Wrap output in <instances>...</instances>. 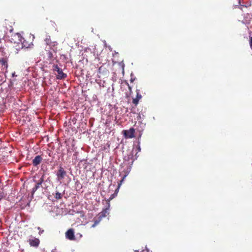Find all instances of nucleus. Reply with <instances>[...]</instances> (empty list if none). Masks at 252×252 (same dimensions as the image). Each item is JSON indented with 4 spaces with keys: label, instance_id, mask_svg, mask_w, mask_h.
Masks as SVG:
<instances>
[{
    "label": "nucleus",
    "instance_id": "nucleus-16",
    "mask_svg": "<svg viewBox=\"0 0 252 252\" xmlns=\"http://www.w3.org/2000/svg\"><path fill=\"white\" fill-rule=\"evenodd\" d=\"M101 220H99L98 219V220H94V223L92 225V227H94L97 224H98L99 223V222Z\"/></svg>",
    "mask_w": 252,
    "mask_h": 252
},
{
    "label": "nucleus",
    "instance_id": "nucleus-11",
    "mask_svg": "<svg viewBox=\"0 0 252 252\" xmlns=\"http://www.w3.org/2000/svg\"><path fill=\"white\" fill-rule=\"evenodd\" d=\"M21 42L22 44V47L26 48H30L31 46H33V44L31 42L29 43L28 42H27L26 40L24 38H22Z\"/></svg>",
    "mask_w": 252,
    "mask_h": 252
},
{
    "label": "nucleus",
    "instance_id": "nucleus-25",
    "mask_svg": "<svg viewBox=\"0 0 252 252\" xmlns=\"http://www.w3.org/2000/svg\"><path fill=\"white\" fill-rule=\"evenodd\" d=\"M124 179H125V177H123V179H122V181L123 180H124Z\"/></svg>",
    "mask_w": 252,
    "mask_h": 252
},
{
    "label": "nucleus",
    "instance_id": "nucleus-18",
    "mask_svg": "<svg viewBox=\"0 0 252 252\" xmlns=\"http://www.w3.org/2000/svg\"><path fill=\"white\" fill-rule=\"evenodd\" d=\"M44 182V175H43L39 180V182L38 183H40L41 185Z\"/></svg>",
    "mask_w": 252,
    "mask_h": 252
},
{
    "label": "nucleus",
    "instance_id": "nucleus-24",
    "mask_svg": "<svg viewBox=\"0 0 252 252\" xmlns=\"http://www.w3.org/2000/svg\"><path fill=\"white\" fill-rule=\"evenodd\" d=\"M124 179H125V177H123V179H122V181L123 180H124Z\"/></svg>",
    "mask_w": 252,
    "mask_h": 252
},
{
    "label": "nucleus",
    "instance_id": "nucleus-17",
    "mask_svg": "<svg viewBox=\"0 0 252 252\" xmlns=\"http://www.w3.org/2000/svg\"><path fill=\"white\" fill-rule=\"evenodd\" d=\"M47 55H48V57L49 59H51L52 58H53V53L51 51H49L47 53Z\"/></svg>",
    "mask_w": 252,
    "mask_h": 252
},
{
    "label": "nucleus",
    "instance_id": "nucleus-8",
    "mask_svg": "<svg viewBox=\"0 0 252 252\" xmlns=\"http://www.w3.org/2000/svg\"><path fill=\"white\" fill-rule=\"evenodd\" d=\"M28 242L31 247H36V248L38 247V246L39 245V243H40L39 240L38 239L35 238H34L32 239H30L29 240Z\"/></svg>",
    "mask_w": 252,
    "mask_h": 252
},
{
    "label": "nucleus",
    "instance_id": "nucleus-3",
    "mask_svg": "<svg viewBox=\"0 0 252 252\" xmlns=\"http://www.w3.org/2000/svg\"><path fill=\"white\" fill-rule=\"evenodd\" d=\"M53 70L58 72V74L57 76L58 79H64L67 77V75L63 72L62 69L60 68L57 64L53 65Z\"/></svg>",
    "mask_w": 252,
    "mask_h": 252
},
{
    "label": "nucleus",
    "instance_id": "nucleus-12",
    "mask_svg": "<svg viewBox=\"0 0 252 252\" xmlns=\"http://www.w3.org/2000/svg\"><path fill=\"white\" fill-rule=\"evenodd\" d=\"M41 186V185L40 184V183H36V185H35V186L32 189V197L33 196L34 192Z\"/></svg>",
    "mask_w": 252,
    "mask_h": 252
},
{
    "label": "nucleus",
    "instance_id": "nucleus-9",
    "mask_svg": "<svg viewBox=\"0 0 252 252\" xmlns=\"http://www.w3.org/2000/svg\"><path fill=\"white\" fill-rule=\"evenodd\" d=\"M136 97L135 98H133L132 99V103L134 104L135 106L137 105L139 100L140 99H141V98H142V95H141V94L140 93V90L136 89Z\"/></svg>",
    "mask_w": 252,
    "mask_h": 252
},
{
    "label": "nucleus",
    "instance_id": "nucleus-22",
    "mask_svg": "<svg viewBox=\"0 0 252 252\" xmlns=\"http://www.w3.org/2000/svg\"><path fill=\"white\" fill-rule=\"evenodd\" d=\"M243 8L247 9V7H246V6H243Z\"/></svg>",
    "mask_w": 252,
    "mask_h": 252
},
{
    "label": "nucleus",
    "instance_id": "nucleus-21",
    "mask_svg": "<svg viewBox=\"0 0 252 252\" xmlns=\"http://www.w3.org/2000/svg\"><path fill=\"white\" fill-rule=\"evenodd\" d=\"M134 80H135V78H131L130 79V82H131V83H132V82H133L134 81Z\"/></svg>",
    "mask_w": 252,
    "mask_h": 252
},
{
    "label": "nucleus",
    "instance_id": "nucleus-26",
    "mask_svg": "<svg viewBox=\"0 0 252 252\" xmlns=\"http://www.w3.org/2000/svg\"><path fill=\"white\" fill-rule=\"evenodd\" d=\"M142 252H146V251H142Z\"/></svg>",
    "mask_w": 252,
    "mask_h": 252
},
{
    "label": "nucleus",
    "instance_id": "nucleus-7",
    "mask_svg": "<svg viewBox=\"0 0 252 252\" xmlns=\"http://www.w3.org/2000/svg\"><path fill=\"white\" fill-rule=\"evenodd\" d=\"M65 237L69 240H75V236L74 235V230L72 228H70L65 233Z\"/></svg>",
    "mask_w": 252,
    "mask_h": 252
},
{
    "label": "nucleus",
    "instance_id": "nucleus-19",
    "mask_svg": "<svg viewBox=\"0 0 252 252\" xmlns=\"http://www.w3.org/2000/svg\"><path fill=\"white\" fill-rule=\"evenodd\" d=\"M37 229L39 230L38 233L39 235H41L44 232V230L41 229V228L40 227H38Z\"/></svg>",
    "mask_w": 252,
    "mask_h": 252
},
{
    "label": "nucleus",
    "instance_id": "nucleus-1",
    "mask_svg": "<svg viewBox=\"0 0 252 252\" xmlns=\"http://www.w3.org/2000/svg\"><path fill=\"white\" fill-rule=\"evenodd\" d=\"M11 42L18 43L22 42L23 38L22 36L19 33H14L13 32L12 33H10L6 36Z\"/></svg>",
    "mask_w": 252,
    "mask_h": 252
},
{
    "label": "nucleus",
    "instance_id": "nucleus-13",
    "mask_svg": "<svg viewBox=\"0 0 252 252\" xmlns=\"http://www.w3.org/2000/svg\"><path fill=\"white\" fill-rule=\"evenodd\" d=\"M0 63L2 66H7V60L4 58H1L0 59Z\"/></svg>",
    "mask_w": 252,
    "mask_h": 252
},
{
    "label": "nucleus",
    "instance_id": "nucleus-2",
    "mask_svg": "<svg viewBox=\"0 0 252 252\" xmlns=\"http://www.w3.org/2000/svg\"><path fill=\"white\" fill-rule=\"evenodd\" d=\"M13 23L10 22V24H9V22L7 20H5L4 22V24L3 26V30L4 32V35L6 36L8 35V34H9L10 33H12V32H13V28L12 25V24Z\"/></svg>",
    "mask_w": 252,
    "mask_h": 252
},
{
    "label": "nucleus",
    "instance_id": "nucleus-6",
    "mask_svg": "<svg viewBox=\"0 0 252 252\" xmlns=\"http://www.w3.org/2000/svg\"><path fill=\"white\" fill-rule=\"evenodd\" d=\"M66 175V172L63 167L60 166L58 171L57 173V176L59 181L62 180Z\"/></svg>",
    "mask_w": 252,
    "mask_h": 252
},
{
    "label": "nucleus",
    "instance_id": "nucleus-4",
    "mask_svg": "<svg viewBox=\"0 0 252 252\" xmlns=\"http://www.w3.org/2000/svg\"><path fill=\"white\" fill-rule=\"evenodd\" d=\"M110 206V203L108 202L107 206L105 209L102 210L98 215V219L101 220L102 218L106 217L108 214V210Z\"/></svg>",
    "mask_w": 252,
    "mask_h": 252
},
{
    "label": "nucleus",
    "instance_id": "nucleus-23",
    "mask_svg": "<svg viewBox=\"0 0 252 252\" xmlns=\"http://www.w3.org/2000/svg\"><path fill=\"white\" fill-rule=\"evenodd\" d=\"M138 150H139V151H140V147H139V148H138Z\"/></svg>",
    "mask_w": 252,
    "mask_h": 252
},
{
    "label": "nucleus",
    "instance_id": "nucleus-5",
    "mask_svg": "<svg viewBox=\"0 0 252 252\" xmlns=\"http://www.w3.org/2000/svg\"><path fill=\"white\" fill-rule=\"evenodd\" d=\"M135 129L131 127L128 130H124L123 133L126 138H132L134 137Z\"/></svg>",
    "mask_w": 252,
    "mask_h": 252
},
{
    "label": "nucleus",
    "instance_id": "nucleus-15",
    "mask_svg": "<svg viewBox=\"0 0 252 252\" xmlns=\"http://www.w3.org/2000/svg\"><path fill=\"white\" fill-rule=\"evenodd\" d=\"M125 84L128 88V90L129 91V94H131L132 93V88L129 86V84L126 81L125 82Z\"/></svg>",
    "mask_w": 252,
    "mask_h": 252
},
{
    "label": "nucleus",
    "instance_id": "nucleus-20",
    "mask_svg": "<svg viewBox=\"0 0 252 252\" xmlns=\"http://www.w3.org/2000/svg\"><path fill=\"white\" fill-rule=\"evenodd\" d=\"M113 198H114V194H112L111 195V196L109 197V198L106 201L107 203L108 202L110 203V200H112Z\"/></svg>",
    "mask_w": 252,
    "mask_h": 252
},
{
    "label": "nucleus",
    "instance_id": "nucleus-10",
    "mask_svg": "<svg viewBox=\"0 0 252 252\" xmlns=\"http://www.w3.org/2000/svg\"><path fill=\"white\" fill-rule=\"evenodd\" d=\"M42 160V158L40 156H36L32 160V164L34 166H36L39 165Z\"/></svg>",
    "mask_w": 252,
    "mask_h": 252
},
{
    "label": "nucleus",
    "instance_id": "nucleus-14",
    "mask_svg": "<svg viewBox=\"0 0 252 252\" xmlns=\"http://www.w3.org/2000/svg\"><path fill=\"white\" fill-rule=\"evenodd\" d=\"M55 198L57 199H60L62 198V195L61 193L57 191L55 194Z\"/></svg>",
    "mask_w": 252,
    "mask_h": 252
}]
</instances>
